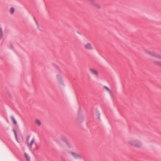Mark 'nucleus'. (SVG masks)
<instances>
[{
  "label": "nucleus",
  "mask_w": 161,
  "mask_h": 161,
  "mask_svg": "<svg viewBox=\"0 0 161 161\" xmlns=\"http://www.w3.org/2000/svg\"><path fill=\"white\" fill-rule=\"evenodd\" d=\"M13 121L14 123L15 124H16L17 123V122H16V120L14 118H13Z\"/></svg>",
  "instance_id": "nucleus-17"
},
{
  "label": "nucleus",
  "mask_w": 161,
  "mask_h": 161,
  "mask_svg": "<svg viewBox=\"0 0 161 161\" xmlns=\"http://www.w3.org/2000/svg\"><path fill=\"white\" fill-rule=\"evenodd\" d=\"M3 36V30L2 28H0V40L2 39Z\"/></svg>",
  "instance_id": "nucleus-11"
},
{
  "label": "nucleus",
  "mask_w": 161,
  "mask_h": 161,
  "mask_svg": "<svg viewBox=\"0 0 161 161\" xmlns=\"http://www.w3.org/2000/svg\"><path fill=\"white\" fill-rule=\"evenodd\" d=\"M68 154L72 157L75 158H80V156L78 153L74 152L69 151L68 152Z\"/></svg>",
  "instance_id": "nucleus-5"
},
{
  "label": "nucleus",
  "mask_w": 161,
  "mask_h": 161,
  "mask_svg": "<svg viewBox=\"0 0 161 161\" xmlns=\"http://www.w3.org/2000/svg\"><path fill=\"white\" fill-rule=\"evenodd\" d=\"M35 123L38 126H41L42 124L40 120L38 119H35Z\"/></svg>",
  "instance_id": "nucleus-10"
},
{
  "label": "nucleus",
  "mask_w": 161,
  "mask_h": 161,
  "mask_svg": "<svg viewBox=\"0 0 161 161\" xmlns=\"http://www.w3.org/2000/svg\"><path fill=\"white\" fill-rule=\"evenodd\" d=\"M100 6H99L98 7V8H100Z\"/></svg>",
  "instance_id": "nucleus-18"
},
{
  "label": "nucleus",
  "mask_w": 161,
  "mask_h": 161,
  "mask_svg": "<svg viewBox=\"0 0 161 161\" xmlns=\"http://www.w3.org/2000/svg\"><path fill=\"white\" fill-rule=\"evenodd\" d=\"M10 12L11 14H13L14 12V8L12 7L10 8Z\"/></svg>",
  "instance_id": "nucleus-13"
},
{
  "label": "nucleus",
  "mask_w": 161,
  "mask_h": 161,
  "mask_svg": "<svg viewBox=\"0 0 161 161\" xmlns=\"http://www.w3.org/2000/svg\"><path fill=\"white\" fill-rule=\"evenodd\" d=\"M84 47L87 50H92L93 49L92 44L90 42H87L85 44Z\"/></svg>",
  "instance_id": "nucleus-6"
},
{
  "label": "nucleus",
  "mask_w": 161,
  "mask_h": 161,
  "mask_svg": "<svg viewBox=\"0 0 161 161\" xmlns=\"http://www.w3.org/2000/svg\"><path fill=\"white\" fill-rule=\"evenodd\" d=\"M14 130V133L15 136V138L16 139V140L18 142H19V141H18V138H17V136L16 132V131H15V130Z\"/></svg>",
  "instance_id": "nucleus-15"
},
{
  "label": "nucleus",
  "mask_w": 161,
  "mask_h": 161,
  "mask_svg": "<svg viewBox=\"0 0 161 161\" xmlns=\"http://www.w3.org/2000/svg\"><path fill=\"white\" fill-rule=\"evenodd\" d=\"M88 70L90 73L95 75H97L98 74V72L97 70L92 68L89 69Z\"/></svg>",
  "instance_id": "nucleus-7"
},
{
  "label": "nucleus",
  "mask_w": 161,
  "mask_h": 161,
  "mask_svg": "<svg viewBox=\"0 0 161 161\" xmlns=\"http://www.w3.org/2000/svg\"><path fill=\"white\" fill-rule=\"evenodd\" d=\"M128 143L130 145L138 148H141L142 146L141 139L138 137H133L130 139Z\"/></svg>",
  "instance_id": "nucleus-2"
},
{
  "label": "nucleus",
  "mask_w": 161,
  "mask_h": 161,
  "mask_svg": "<svg viewBox=\"0 0 161 161\" xmlns=\"http://www.w3.org/2000/svg\"><path fill=\"white\" fill-rule=\"evenodd\" d=\"M61 160L62 161H66V158L63 157H61Z\"/></svg>",
  "instance_id": "nucleus-16"
},
{
  "label": "nucleus",
  "mask_w": 161,
  "mask_h": 161,
  "mask_svg": "<svg viewBox=\"0 0 161 161\" xmlns=\"http://www.w3.org/2000/svg\"><path fill=\"white\" fill-rule=\"evenodd\" d=\"M27 142L28 146L31 148L35 142V139L33 137H28L27 138Z\"/></svg>",
  "instance_id": "nucleus-4"
},
{
  "label": "nucleus",
  "mask_w": 161,
  "mask_h": 161,
  "mask_svg": "<svg viewBox=\"0 0 161 161\" xmlns=\"http://www.w3.org/2000/svg\"><path fill=\"white\" fill-rule=\"evenodd\" d=\"M103 89L105 92H106L108 94H110L111 91L110 89L107 86H104L103 87Z\"/></svg>",
  "instance_id": "nucleus-9"
},
{
  "label": "nucleus",
  "mask_w": 161,
  "mask_h": 161,
  "mask_svg": "<svg viewBox=\"0 0 161 161\" xmlns=\"http://www.w3.org/2000/svg\"><path fill=\"white\" fill-rule=\"evenodd\" d=\"M146 53L154 58L152 60V63L154 65L161 67V54L148 50H146Z\"/></svg>",
  "instance_id": "nucleus-1"
},
{
  "label": "nucleus",
  "mask_w": 161,
  "mask_h": 161,
  "mask_svg": "<svg viewBox=\"0 0 161 161\" xmlns=\"http://www.w3.org/2000/svg\"><path fill=\"white\" fill-rule=\"evenodd\" d=\"M97 115L98 119H100V114L99 112H97Z\"/></svg>",
  "instance_id": "nucleus-14"
},
{
  "label": "nucleus",
  "mask_w": 161,
  "mask_h": 161,
  "mask_svg": "<svg viewBox=\"0 0 161 161\" xmlns=\"http://www.w3.org/2000/svg\"><path fill=\"white\" fill-rule=\"evenodd\" d=\"M77 119L79 121H82L84 119V117L83 115L81 113H79L77 116Z\"/></svg>",
  "instance_id": "nucleus-8"
},
{
  "label": "nucleus",
  "mask_w": 161,
  "mask_h": 161,
  "mask_svg": "<svg viewBox=\"0 0 161 161\" xmlns=\"http://www.w3.org/2000/svg\"><path fill=\"white\" fill-rule=\"evenodd\" d=\"M25 156L28 161H30V158L29 155L27 153H25Z\"/></svg>",
  "instance_id": "nucleus-12"
},
{
  "label": "nucleus",
  "mask_w": 161,
  "mask_h": 161,
  "mask_svg": "<svg viewBox=\"0 0 161 161\" xmlns=\"http://www.w3.org/2000/svg\"><path fill=\"white\" fill-rule=\"evenodd\" d=\"M56 79L59 84L62 86L64 85L63 75L61 73L57 74L56 75Z\"/></svg>",
  "instance_id": "nucleus-3"
}]
</instances>
